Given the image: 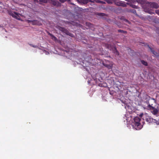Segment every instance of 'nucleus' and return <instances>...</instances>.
<instances>
[{"instance_id":"1","label":"nucleus","mask_w":159,"mask_h":159,"mask_svg":"<svg viewBox=\"0 0 159 159\" xmlns=\"http://www.w3.org/2000/svg\"><path fill=\"white\" fill-rule=\"evenodd\" d=\"M140 118L139 117H136L134 118V122L132 125L136 130L140 129L142 127V125L140 123Z\"/></svg>"},{"instance_id":"2","label":"nucleus","mask_w":159,"mask_h":159,"mask_svg":"<svg viewBox=\"0 0 159 159\" xmlns=\"http://www.w3.org/2000/svg\"><path fill=\"white\" fill-rule=\"evenodd\" d=\"M143 120H145L148 123H155L156 120L153 119L147 113L143 115Z\"/></svg>"},{"instance_id":"3","label":"nucleus","mask_w":159,"mask_h":159,"mask_svg":"<svg viewBox=\"0 0 159 159\" xmlns=\"http://www.w3.org/2000/svg\"><path fill=\"white\" fill-rule=\"evenodd\" d=\"M156 100L153 98H150L147 101V103L148 104V109L152 107H155L154 105L156 103Z\"/></svg>"},{"instance_id":"4","label":"nucleus","mask_w":159,"mask_h":159,"mask_svg":"<svg viewBox=\"0 0 159 159\" xmlns=\"http://www.w3.org/2000/svg\"><path fill=\"white\" fill-rule=\"evenodd\" d=\"M58 29L59 30L61 31L62 32L65 33L67 35L72 37L73 36V34L70 33L67 30L64 28L60 26L58 27Z\"/></svg>"},{"instance_id":"5","label":"nucleus","mask_w":159,"mask_h":159,"mask_svg":"<svg viewBox=\"0 0 159 159\" xmlns=\"http://www.w3.org/2000/svg\"><path fill=\"white\" fill-rule=\"evenodd\" d=\"M146 5L151 8H157L158 7V4L155 2H147L146 3Z\"/></svg>"},{"instance_id":"6","label":"nucleus","mask_w":159,"mask_h":159,"mask_svg":"<svg viewBox=\"0 0 159 159\" xmlns=\"http://www.w3.org/2000/svg\"><path fill=\"white\" fill-rule=\"evenodd\" d=\"M148 109L150 110L151 113L154 115L157 114L158 112V109L155 108V107H151L150 108Z\"/></svg>"},{"instance_id":"7","label":"nucleus","mask_w":159,"mask_h":159,"mask_svg":"<svg viewBox=\"0 0 159 159\" xmlns=\"http://www.w3.org/2000/svg\"><path fill=\"white\" fill-rule=\"evenodd\" d=\"M147 46L152 54H153V56L159 59V53L156 52L153 49L150 47L148 45Z\"/></svg>"},{"instance_id":"8","label":"nucleus","mask_w":159,"mask_h":159,"mask_svg":"<svg viewBox=\"0 0 159 159\" xmlns=\"http://www.w3.org/2000/svg\"><path fill=\"white\" fill-rule=\"evenodd\" d=\"M9 14L10 15L12 16L14 18L17 19H19V16L17 13L15 12H9Z\"/></svg>"},{"instance_id":"9","label":"nucleus","mask_w":159,"mask_h":159,"mask_svg":"<svg viewBox=\"0 0 159 159\" xmlns=\"http://www.w3.org/2000/svg\"><path fill=\"white\" fill-rule=\"evenodd\" d=\"M52 3L54 6H59L60 5V3L56 0H52Z\"/></svg>"},{"instance_id":"10","label":"nucleus","mask_w":159,"mask_h":159,"mask_svg":"<svg viewBox=\"0 0 159 159\" xmlns=\"http://www.w3.org/2000/svg\"><path fill=\"white\" fill-rule=\"evenodd\" d=\"M32 24L33 25H41L39 22L37 20H33Z\"/></svg>"},{"instance_id":"11","label":"nucleus","mask_w":159,"mask_h":159,"mask_svg":"<svg viewBox=\"0 0 159 159\" xmlns=\"http://www.w3.org/2000/svg\"><path fill=\"white\" fill-rule=\"evenodd\" d=\"M79 2L82 3L84 4H85L88 3L89 0H77Z\"/></svg>"},{"instance_id":"12","label":"nucleus","mask_w":159,"mask_h":159,"mask_svg":"<svg viewBox=\"0 0 159 159\" xmlns=\"http://www.w3.org/2000/svg\"><path fill=\"white\" fill-rule=\"evenodd\" d=\"M144 11L146 12H147L150 14L154 13V12H152V11L150 10L148 8L147 9V8L144 7Z\"/></svg>"},{"instance_id":"13","label":"nucleus","mask_w":159,"mask_h":159,"mask_svg":"<svg viewBox=\"0 0 159 159\" xmlns=\"http://www.w3.org/2000/svg\"><path fill=\"white\" fill-rule=\"evenodd\" d=\"M113 49V52L117 56H119V53L118 51L117 50L116 48L115 47H114Z\"/></svg>"},{"instance_id":"14","label":"nucleus","mask_w":159,"mask_h":159,"mask_svg":"<svg viewBox=\"0 0 159 159\" xmlns=\"http://www.w3.org/2000/svg\"><path fill=\"white\" fill-rule=\"evenodd\" d=\"M121 2V1H119L117 0H115V2H114L116 5L118 6H120Z\"/></svg>"},{"instance_id":"15","label":"nucleus","mask_w":159,"mask_h":159,"mask_svg":"<svg viewBox=\"0 0 159 159\" xmlns=\"http://www.w3.org/2000/svg\"><path fill=\"white\" fill-rule=\"evenodd\" d=\"M35 1L37 2H39L40 3H41L42 2H43L44 3H47L48 0H35Z\"/></svg>"},{"instance_id":"16","label":"nucleus","mask_w":159,"mask_h":159,"mask_svg":"<svg viewBox=\"0 0 159 159\" xmlns=\"http://www.w3.org/2000/svg\"><path fill=\"white\" fill-rule=\"evenodd\" d=\"M141 63L144 66H148V64L147 61L143 60H141Z\"/></svg>"},{"instance_id":"17","label":"nucleus","mask_w":159,"mask_h":159,"mask_svg":"<svg viewBox=\"0 0 159 159\" xmlns=\"http://www.w3.org/2000/svg\"><path fill=\"white\" fill-rule=\"evenodd\" d=\"M106 2L108 4H112L114 2L115 0H106Z\"/></svg>"},{"instance_id":"18","label":"nucleus","mask_w":159,"mask_h":159,"mask_svg":"<svg viewBox=\"0 0 159 159\" xmlns=\"http://www.w3.org/2000/svg\"><path fill=\"white\" fill-rule=\"evenodd\" d=\"M118 32L119 33H121L123 34H126L127 32L123 30H118Z\"/></svg>"},{"instance_id":"19","label":"nucleus","mask_w":159,"mask_h":159,"mask_svg":"<svg viewBox=\"0 0 159 159\" xmlns=\"http://www.w3.org/2000/svg\"><path fill=\"white\" fill-rule=\"evenodd\" d=\"M132 7L134 8H138V6L134 5L131 4L130 5Z\"/></svg>"},{"instance_id":"20","label":"nucleus","mask_w":159,"mask_h":159,"mask_svg":"<svg viewBox=\"0 0 159 159\" xmlns=\"http://www.w3.org/2000/svg\"><path fill=\"white\" fill-rule=\"evenodd\" d=\"M105 14L102 13H97V15L100 16H105Z\"/></svg>"},{"instance_id":"21","label":"nucleus","mask_w":159,"mask_h":159,"mask_svg":"<svg viewBox=\"0 0 159 159\" xmlns=\"http://www.w3.org/2000/svg\"><path fill=\"white\" fill-rule=\"evenodd\" d=\"M48 34L52 37V38H54L55 39L56 38L55 36H54L52 34H50V33H48Z\"/></svg>"},{"instance_id":"22","label":"nucleus","mask_w":159,"mask_h":159,"mask_svg":"<svg viewBox=\"0 0 159 159\" xmlns=\"http://www.w3.org/2000/svg\"><path fill=\"white\" fill-rule=\"evenodd\" d=\"M120 6H122L123 7H126L127 5L125 3H124L122 2H121V4L120 5Z\"/></svg>"},{"instance_id":"23","label":"nucleus","mask_w":159,"mask_h":159,"mask_svg":"<svg viewBox=\"0 0 159 159\" xmlns=\"http://www.w3.org/2000/svg\"><path fill=\"white\" fill-rule=\"evenodd\" d=\"M131 11L133 12V13L135 14V13H136V11L134 9H132Z\"/></svg>"},{"instance_id":"24","label":"nucleus","mask_w":159,"mask_h":159,"mask_svg":"<svg viewBox=\"0 0 159 159\" xmlns=\"http://www.w3.org/2000/svg\"><path fill=\"white\" fill-rule=\"evenodd\" d=\"M156 13L159 15V10H157L155 11Z\"/></svg>"},{"instance_id":"25","label":"nucleus","mask_w":159,"mask_h":159,"mask_svg":"<svg viewBox=\"0 0 159 159\" xmlns=\"http://www.w3.org/2000/svg\"><path fill=\"white\" fill-rule=\"evenodd\" d=\"M136 1L138 3H141L142 2V0H136Z\"/></svg>"},{"instance_id":"26","label":"nucleus","mask_w":159,"mask_h":159,"mask_svg":"<svg viewBox=\"0 0 159 159\" xmlns=\"http://www.w3.org/2000/svg\"><path fill=\"white\" fill-rule=\"evenodd\" d=\"M67 0H59V1H60L61 2L63 3Z\"/></svg>"},{"instance_id":"27","label":"nucleus","mask_w":159,"mask_h":159,"mask_svg":"<svg viewBox=\"0 0 159 159\" xmlns=\"http://www.w3.org/2000/svg\"><path fill=\"white\" fill-rule=\"evenodd\" d=\"M32 21H33V20H27V21L28 23H32Z\"/></svg>"},{"instance_id":"28","label":"nucleus","mask_w":159,"mask_h":159,"mask_svg":"<svg viewBox=\"0 0 159 159\" xmlns=\"http://www.w3.org/2000/svg\"><path fill=\"white\" fill-rule=\"evenodd\" d=\"M30 45L32 47L34 48H36L37 47V46H35V45H34L32 44H30Z\"/></svg>"},{"instance_id":"29","label":"nucleus","mask_w":159,"mask_h":159,"mask_svg":"<svg viewBox=\"0 0 159 159\" xmlns=\"http://www.w3.org/2000/svg\"><path fill=\"white\" fill-rule=\"evenodd\" d=\"M144 115V114H143V113L141 114H140L139 116H140V117H143V115Z\"/></svg>"},{"instance_id":"30","label":"nucleus","mask_w":159,"mask_h":159,"mask_svg":"<svg viewBox=\"0 0 159 159\" xmlns=\"http://www.w3.org/2000/svg\"><path fill=\"white\" fill-rule=\"evenodd\" d=\"M111 46V45H108V48H109V47Z\"/></svg>"},{"instance_id":"31","label":"nucleus","mask_w":159,"mask_h":159,"mask_svg":"<svg viewBox=\"0 0 159 159\" xmlns=\"http://www.w3.org/2000/svg\"><path fill=\"white\" fill-rule=\"evenodd\" d=\"M89 2H93V1H91V0H89Z\"/></svg>"},{"instance_id":"32","label":"nucleus","mask_w":159,"mask_h":159,"mask_svg":"<svg viewBox=\"0 0 159 159\" xmlns=\"http://www.w3.org/2000/svg\"><path fill=\"white\" fill-rule=\"evenodd\" d=\"M109 66H108V65H107V66H106L107 67H109Z\"/></svg>"},{"instance_id":"33","label":"nucleus","mask_w":159,"mask_h":159,"mask_svg":"<svg viewBox=\"0 0 159 159\" xmlns=\"http://www.w3.org/2000/svg\"><path fill=\"white\" fill-rule=\"evenodd\" d=\"M101 2V3H102V2Z\"/></svg>"}]
</instances>
